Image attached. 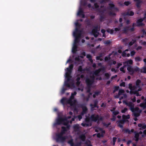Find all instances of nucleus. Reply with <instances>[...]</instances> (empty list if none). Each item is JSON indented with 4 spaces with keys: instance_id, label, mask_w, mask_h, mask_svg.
Listing matches in <instances>:
<instances>
[{
    "instance_id": "nucleus-1",
    "label": "nucleus",
    "mask_w": 146,
    "mask_h": 146,
    "mask_svg": "<svg viewBox=\"0 0 146 146\" xmlns=\"http://www.w3.org/2000/svg\"><path fill=\"white\" fill-rule=\"evenodd\" d=\"M124 63L127 64V70L131 75H133L135 72H139L140 70L139 68L138 67L135 66L133 68L131 65H128V64L130 65L133 64V61L131 59H130L128 60L125 62Z\"/></svg>"
},
{
    "instance_id": "nucleus-2",
    "label": "nucleus",
    "mask_w": 146,
    "mask_h": 146,
    "mask_svg": "<svg viewBox=\"0 0 146 146\" xmlns=\"http://www.w3.org/2000/svg\"><path fill=\"white\" fill-rule=\"evenodd\" d=\"M69 123V121L67 120L66 117L63 118L61 117H59L56 119V122L54 123V125H60L61 124L64 125H67Z\"/></svg>"
},
{
    "instance_id": "nucleus-3",
    "label": "nucleus",
    "mask_w": 146,
    "mask_h": 146,
    "mask_svg": "<svg viewBox=\"0 0 146 146\" xmlns=\"http://www.w3.org/2000/svg\"><path fill=\"white\" fill-rule=\"evenodd\" d=\"M123 103L125 104L130 108V110L132 112H134L135 111L138 112V111H140L139 112H141V110H140L139 108L136 107L135 108H134V105L132 102H127L125 100H123Z\"/></svg>"
},
{
    "instance_id": "nucleus-4",
    "label": "nucleus",
    "mask_w": 146,
    "mask_h": 146,
    "mask_svg": "<svg viewBox=\"0 0 146 146\" xmlns=\"http://www.w3.org/2000/svg\"><path fill=\"white\" fill-rule=\"evenodd\" d=\"M123 103L125 104L130 108V110L132 112H134L135 111L138 112V111H140L139 112H141V110H140L139 108L136 107L135 108H134V105L132 102H127L125 100H123Z\"/></svg>"
},
{
    "instance_id": "nucleus-5",
    "label": "nucleus",
    "mask_w": 146,
    "mask_h": 146,
    "mask_svg": "<svg viewBox=\"0 0 146 146\" xmlns=\"http://www.w3.org/2000/svg\"><path fill=\"white\" fill-rule=\"evenodd\" d=\"M67 138L66 136H63V135L58 133L56 135V141L57 142L64 143Z\"/></svg>"
},
{
    "instance_id": "nucleus-6",
    "label": "nucleus",
    "mask_w": 146,
    "mask_h": 146,
    "mask_svg": "<svg viewBox=\"0 0 146 146\" xmlns=\"http://www.w3.org/2000/svg\"><path fill=\"white\" fill-rule=\"evenodd\" d=\"M90 118L91 121L94 122L97 121L98 123L103 120V117L101 116L100 117L98 114H97L95 116V114H93L91 116Z\"/></svg>"
},
{
    "instance_id": "nucleus-7",
    "label": "nucleus",
    "mask_w": 146,
    "mask_h": 146,
    "mask_svg": "<svg viewBox=\"0 0 146 146\" xmlns=\"http://www.w3.org/2000/svg\"><path fill=\"white\" fill-rule=\"evenodd\" d=\"M72 76L68 72H66V80L64 82V85L67 87L70 88V85L68 83L70 81Z\"/></svg>"
},
{
    "instance_id": "nucleus-8",
    "label": "nucleus",
    "mask_w": 146,
    "mask_h": 146,
    "mask_svg": "<svg viewBox=\"0 0 146 146\" xmlns=\"http://www.w3.org/2000/svg\"><path fill=\"white\" fill-rule=\"evenodd\" d=\"M66 126V127L62 126L61 127L62 130L59 133L63 135L68 130H69L70 129V125L68 124L67 125H64Z\"/></svg>"
},
{
    "instance_id": "nucleus-9",
    "label": "nucleus",
    "mask_w": 146,
    "mask_h": 146,
    "mask_svg": "<svg viewBox=\"0 0 146 146\" xmlns=\"http://www.w3.org/2000/svg\"><path fill=\"white\" fill-rule=\"evenodd\" d=\"M80 107L82 109V111L81 113L82 115H83L84 114H86L88 111V108L86 105L84 104L80 105Z\"/></svg>"
},
{
    "instance_id": "nucleus-10",
    "label": "nucleus",
    "mask_w": 146,
    "mask_h": 146,
    "mask_svg": "<svg viewBox=\"0 0 146 146\" xmlns=\"http://www.w3.org/2000/svg\"><path fill=\"white\" fill-rule=\"evenodd\" d=\"M98 26H97L94 27L92 31V32L95 37H97L99 34V33L98 32Z\"/></svg>"
},
{
    "instance_id": "nucleus-11",
    "label": "nucleus",
    "mask_w": 146,
    "mask_h": 146,
    "mask_svg": "<svg viewBox=\"0 0 146 146\" xmlns=\"http://www.w3.org/2000/svg\"><path fill=\"white\" fill-rule=\"evenodd\" d=\"M80 33L79 35H76L75 33H74L73 36L75 37V39L74 40V44H77L79 41V39L81 36Z\"/></svg>"
},
{
    "instance_id": "nucleus-12",
    "label": "nucleus",
    "mask_w": 146,
    "mask_h": 146,
    "mask_svg": "<svg viewBox=\"0 0 146 146\" xmlns=\"http://www.w3.org/2000/svg\"><path fill=\"white\" fill-rule=\"evenodd\" d=\"M77 15L82 18H84L85 17L84 13L82 8L81 7H80L79 8L78 12L77 13Z\"/></svg>"
},
{
    "instance_id": "nucleus-13",
    "label": "nucleus",
    "mask_w": 146,
    "mask_h": 146,
    "mask_svg": "<svg viewBox=\"0 0 146 146\" xmlns=\"http://www.w3.org/2000/svg\"><path fill=\"white\" fill-rule=\"evenodd\" d=\"M85 82L88 87H91L92 85L94 82L90 80V78H87L85 80Z\"/></svg>"
},
{
    "instance_id": "nucleus-14",
    "label": "nucleus",
    "mask_w": 146,
    "mask_h": 146,
    "mask_svg": "<svg viewBox=\"0 0 146 146\" xmlns=\"http://www.w3.org/2000/svg\"><path fill=\"white\" fill-rule=\"evenodd\" d=\"M144 19L143 18H140L136 22L137 23V26L140 27L143 26L144 24L142 22L143 21Z\"/></svg>"
},
{
    "instance_id": "nucleus-15",
    "label": "nucleus",
    "mask_w": 146,
    "mask_h": 146,
    "mask_svg": "<svg viewBox=\"0 0 146 146\" xmlns=\"http://www.w3.org/2000/svg\"><path fill=\"white\" fill-rule=\"evenodd\" d=\"M104 68L103 67L102 68H100L95 70L94 72V74L96 76H98L99 74L102 70H104Z\"/></svg>"
},
{
    "instance_id": "nucleus-16",
    "label": "nucleus",
    "mask_w": 146,
    "mask_h": 146,
    "mask_svg": "<svg viewBox=\"0 0 146 146\" xmlns=\"http://www.w3.org/2000/svg\"><path fill=\"white\" fill-rule=\"evenodd\" d=\"M123 131L125 133H127L128 134H130L131 132L133 133L134 132V129H131V130H130L129 129H123Z\"/></svg>"
},
{
    "instance_id": "nucleus-17",
    "label": "nucleus",
    "mask_w": 146,
    "mask_h": 146,
    "mask_svg": "<svg viewBox=\"0 0 146 146\" xmlns=\"http://www.w3.org/2000/svg\"><path fill=\"white\" fill-rule=\"evenodd\" d=\"M134 1L136 2L135 5L137 8L140 7L141 4L142 2V1L141 0H134Z\"/></svg>"
},
{
    "instance_id": "nucleus-18",
    "label": "nucleus",
    "mask_w": 146,
    "mask_h": 146,
    "mask_svg": "<svg viewBox=\"0 0 146 146\" xmlns=\"http://www.w3.org/2000/svg\"><path fill=\"white\" fill-rule=\"evenodd\" d=\"M138 127H140V130L145 129L146 128V124H145L144 123H139L138 124Z\"/></svg>"
},
{
    "instance_id": "nucleus-19",
    "label": "nucleus",
    "mask_w": 146,
    "mask_h": 146,
    "mask_svg": "<svg viewBox=\"0 0 146 146\" xmlns=\"http://www.w3.org/2000/svg\"><path fill=\"white\" fill-rule=\"evenodd\" d=\"M142 90L141 88H138V89L136 90H135L133 92L130 91V93L131 94L132 93L135 94H136L137 96H140L139 94V92L141 91Z\"/></svg>"
},
{
    "instance_id": "nucleus-20",
    "label": "nucleus",
    "mask_w": 146,
    "mask_h": 146,
    "mask_svg": "<svg viewBox=\"0 0 146 146\" xmlns=\"http://www.w3.org/2000/svg\"><path fill=\"white\" fill-rule=\"evenodd\" d=\"M141 81L139 79H137L136 81V86L139 88H141L140 86V84L141 83Z\"/></svg>"
},
{
    "instance_id": "nucleus-21",
    "label": "nucleus",
    "mask_w": 146,
    "mask_h": 146,
    "mask_svg": "<svg viewBox=\"0 0 146 146\" xmlns=\"http://www.w3.org/2000/svg\"><path fill=\"white\" fill-rule=\"evenodd\" d=\"M73 68V65L71 64L70 65L69 67L67 68V72L69 73H71L72 72V70Z\"/></svg>"
},
{
    "instance_id": "nucleus-22",
    "label": "nucleus",
    "mask_w": 146,
    "mask_h": 146,
    "mask_svg": "<svg viewBox=\"0 0 146 146\" xmlns=\"http://www.w3.org/2000/svg\"><path fill=\"white\" fill-rule=\"evenodd\" d=\"M105 133V131L104 130H102L101 131V133H98L97 135V136L98 138H100L101 137H103L104 136V134Z\"/></svg>"
},
{
    "instance_id": "nucleus-23",
    "label": "nucleus",
    "mask_w": 146,
    "mask_h": 146,
    "mask_svg": "<svg viewBox=\"0 0 146 146\" xmlns=\"http://www.w3.org/2000/svg\"><path fill=\"white\" fill-rule=\"evenodd\" d=\"M81 31L80 30L79 28L76 27V28L75 31L73 32V34L75 33L76 35H78L80 33V34L81 35Z\"/></svg>"
},
{
    "instance_id": "nucleus-24",
    "label": "nucleus",
    "mask_w": 146,
    "mask_h": 146,
    "mask_svg": "<svg viewBox=\"0 0 146 146\" xmlns=\"http://www.w3.org/2000/svg\"><path fill=\"white\" fill-rule=\"evenodd\" d=\"M79 138L82 141H85L86 139V137L85 134H82L79 136Z\"/></svg>"
},
{
    "instance_id": "nucleus-25",
    "label": "nucleus",
    "mask_w": 146,
    "mask_h": 146,
    "mask_svg": "<svg viewBox=\"0 0 146 146\" xmlns=\"http://www.w3.org/2000/svg\"><path fill=\"white\" fill-rule=\"evenodd\" d=\"M77 46L76 44H74L73 47L72 48V52L74 53H76L77 51Z\"/></svg>"
},
{
    "instance_id": "nucleus-26",
    "label": "nucleus",
    "mask_w": 146,
    "mask_h": 146,
    "mask_svg": "<svg viewBox=\"0 0 146 146\" xmlns=\"http://www.w3.org/2000/svg\"><path fill=\"white\" fill-rule=\"evenodd\" d=\"M86 70L85 69H83L81 66H80L78 68V71L80 72L81 73H83L84 71Z\"/></svg>"
},
{
    "instance_id": "nucleus-27",
    "label": "nucleus",
    "mask_w": 146,
    "mask_h": 146,
    "mask_svg": "<svg viewBox=\"0 0 146 146\" xmlns=\"http://www.w3.org/2000/svg\"><path fill=\"white\" fill-rule=\"evenodd\" d=\"M129 30V27H124L123 30H122V32L123 33L126 34L127 33L128 31Z\"/></svg>"
},
{
    "instance_id": "nucleus-28",
    "label": "nucleus",
    "mask_w": 146,
    "mask_h": 146,
    "mask_svg": "<svg viewBox=\"0 0 146 146\" xmlns=\"http://www.w3.org/2000/svg\"><path fill=\"white\" fill-rule=\"evenodd\" d=\"M81 125L83 127H88L91 126L92 125L91 123H82Z\"/></svg>"
},
{
    "instance_id": "nucleus-29",
    "label": "nucleus",
    "mask_w": 146,
    "mask_h": 146,
    "mask_svg": "<svg viewBox=\"0 0 146 146\" xmlns=\"http://www.w3.org/2000/svg\"><path fill=\"white\" fill-rule=\"evenodd\" d=\"M140 106L143 109L146 108V101L144 103H141L140 105Z\"/></svg>"
},
{
    "instance_id": "nucleus-30",
    "label": "nucleus",
    "mask_w": 146,
    "mask_h": 146,
    "mask_svg": "<svg viewBox=\"0 0 146 146\" xmlns=\"http://www.w3.org/2000/svg\"><path fill=\"white\" fill-rule=\"evenodd\" d=\"M134 15V13L132 11H130V12H127L126 13V15H129L132 16Z\"/></svg>"
},
{
    "instance_id": "nucleus-31",
    "label": "nucleus",
    "mask_w": 146,
    "mask_h": 146,
    "mask_svg": "<svg viewBox=\"0 0 146 146\" xmlns=\"http://www.w3.org/2000/svg\"><path fill=\"white\" fill-rule=\"evenodd\" d=\"M86 24L88 26H90L92 24L91 23V20L89 19H87L86 20Z\"/></svg>"
},
{
    "instance_id": "nucleus-32",
    "label": "nucleus",
    "mask_w": 146,
    "mask_h": 146,
    "mask_svg": "<svg viewBox=\"0 0 146 146\" xmlns=\"http://www.w3.org/2000/svg\"><path fill=\"white\" fill-rule=\"evenodd\" d=\"M138 112L135 111L133 112L134 113V115L135 117H137L140 115V113L141 112H139L140 111Z\"/></svg>"
},
{
    "instance_id": "nucleus-33",
    "label": "nucleus",
    "mask_w": 146,
    "mask_h": 146,
    "mask_svg": "<svg viewBox=\"0 0 146 146\" xmlns=\"http://www.w3.org/2000/svg\"><path fill=\"white\" fill-rule=\"evenodd\" d=\"M98 101L97 100H95L94 101V107H96L97 108H98Z\"/></svg>"
},
{
    "instance_id": "nucleus-34",
    "label": "nucleus",
    "mask_w": 146,
    "mask_h": 146,
    "mask_svg": "<svg viewBox=\"0 0 146 146\" xmlns=\"http://www.w3.org/2000/svg\"><path fill=\"white\" fill-rule=\"evenodd\" d=\"M85 144L87 146H92L91 142L90 140L86 141L85 143Z\"/></svg>"
},
{
    "instance_id": "nucleus-35",
    "label": "nucleus",
    "mask_w": 146,
    "mask_h": 146,
    "mask_svg": "<svg viewBox=\"0 0 146 146\" xmlns=\"http://www.w3.org/2000/svg\"><path fill=\"white\" fill-rule=\"evenodd\" d=\"M107 32L108 33H110L111 34H112L113 33L114 30L112 29H108L106 30Z\"/></svg>"
},
{
    "instance_id": "nucleus-36",
    "label": "nucleus",
    "mask_w": 146,
    "mask_h": 146,
    "mask_svg": "<svg viewBox=\"0 0 146 146\" xmlns=\"http://www.w3.org/2000/svg\"><path fill=\"white\" fill-rule=\"evenodd\" d=\"M74 129L75 131H78L79 129V127L78 125H76L74 126Z\"/></svg>"
},
{
    "instance_id": "nucleus-37",
    "label": "nucleus",
    "mask_w": 146,
    "mask_h": 146,
    "mask_svg": "<svg viewBox=\"0 0 146 146\" xmlns=\"http://www.w3.org/2000/svg\"><path fill=\"white\" fill-rule=\"evenodd\" d=\"M68 143L70 144L71 146L74 145V144L73 142V140L72 139L69 140L68 142Z\"/></svg>"
},
{
    "instance_id": "nucleus-38",
    "label": "nucleus",
    "mask_w": 146,
    "mask_h": 146,
    "mask_svg": "<svg viewBox=\"0 0 146 146\" xmlns=\"http://www.w3.org/2000/svg\"><path fill=\"white\" fill-rule=\"evenodd\" d=\"M66 100V98H63L61 100V103L62 104H63L64 105L65 102Z\"/></svg>"
},
{
    "instance_id": "nucleus-39",
    "label": "nucleus",
    "mask_w": 146,
    "mask_h": 146,
    "mask_svg": "<svg viewBox=\"0 0 146 146\" xmlns=\"http://www.w3.org/2000/svg\"><path fill=\"white\" fill-rule=\"evenodd\" d=\"M77 93L76 91H74L73 93H72L70 96V98L72 99H73L74 96Z\"/></svg>"
},
{
    "instance_id": "nucleus-40",
    "label": "nucleus",
    "mask_w": 146,
    "mask_h": 146,
    "mask_svg": "<svg viewBox=\"0 0 146 146\" xmlns=\"http://www.w3.org/2000/svg\"><path fill=\"white\" fill-rule=\"evenodd\" d=\"M111 54H109L108 57L106 56L104 58V60L105 61H107L108 60H110L111 59V57L110 56H111Z\"/></svg>"
},
{
    "instance_id": "nucleus-41",
    "label": "nucleus",
    "mask_w": 146,
    "mask_h": 146,
    "mask_svg": "<svg viewBox=\"0 0 146 146\" xmlns=\"http://www.w3.org/2000/svg\"><path fill=\"white\" fill-rule=\"evenodd\" d=\"M69 103L70 104V105L71 106H72L73 105V103L75 104L76 103V100H74L73 102L72 100H71L70 99L69 100Z\"/></svg>"
},
{
    "instance_id": "nucleus-42",
    "label": "nucleus",
    "mask_w": 146,
    "mask_h": 146,
    "mask_svg": "<svg viewBox=\"0 0 146 146\" xmlns=\"http://www.w3.org/2000/svg\"><path fill=\"white\" fill-rule=\"evenodd\" d=\"M110 76V74H109L108 73H106L105 74V76L106 77V78L107 79H108L109 78Z\"/></svg>"
},
{
    "instance_id": "nucleus-43",
    "label": "nucleus",
    "mask_w": 146,
    "mask_h": 146,
    "mask_svg": "<svg viewBox=\"0 0 146 146\" xmlns=\"http://www.w3.org/2000/svg\"><path fill=\"white\" fill-rule=\"evenodd\" d=\"M135 60L136 61H140L141 60V59L140 57L138 56L135 57Z\"/></svg>"
},
{
    "instance_id": "nucleus-44",
    "label": "nucleus",
    "mask_w": 146,
    "mask_h": 146,
    "mask_svg": "<svg viewBox=\"0 0 146 146\" xmlns=\"http://www.w3.org/2000/svg\"><path fill=\"white\" fill-rule=\"evenodd\" d=\"M125 120L124 119H121V120H119L118 121V124H124V123H125Z\"/></svg>"
},
{
    "instance_id": "nucleus-45",
    "label": "nucleus",
    "mask_w": 146,
    "mask_h": 146,
    "mask_svg": "<svg viewBox=\"0 0 146 146\" xmlns=\"http://www.w3.org/2000/svg\"><path fill=\"white\" fill-rule=\"evenodd\" d=\"M122 117L124 119H129L130 117L129 115H122Z\"/></svg>"
},
{
    "instance_id": "nucleus-46",
    "label": "nucleus",
    "mask_w": 146,
    "mask_h": 146,
    "mask_svg": "<svg viewBox=\"0 0 146 146\" xmlns=\"http://www.w3.org/2000/svg\"><path fill=\"white\" fill-rule=\"evenodd\" d=\"M119 88V86H115L114 87V89L113 91V92L115 93L116 91L118 90Z\"/></svg>"
},
{
    "instance_id": "nucleus-47",
    "label": "nucleus",
    "mask_w": 146,
    "mask_h": 146,
    "mask_svg": "<svg viewBox=\"0 0 146 146\" xmlns=\"http://www.w3.org/2000/svg\"><path fill=\"white\" fill-rule=\"evenodd\" d=\"M113 116H115L119 114V112L118 111H114L112 112Z\"/></svg>"
},
{
    "instance_id": "nucleus-48",
    "label": "nucleus",
    "mask_w": 146,
    "mask_h": 146,
    "mask_svg": "<svg viewBox=\"0 0 146 146\" xmlns=\"http://www.w3.org/2000/svg\"><path fill=\"white\" fill-rule=\"evenodd\" d=\"M109 5L111 9H113L115 6L112 3H109Z\"/></svg>"
},
{
    "instance_id": "nucleus-49",
    "label": "nucleus",
    "mask_w": 146,
    "mask_h": 146,
    "mask_svg": "<svg viewBox=\"0 0 146 146\" xmlns=\"http://www.w3.org/2000/svg\"><path fill=\"white\" fill-rule=\"evenodd\" d=\"M91 120L90 117H86L85 119V121L88 123H89Z\"/></svg>"
},
{
    "instance_id": "nucleus-50",
    "label": "nucleus",
    "mask_w": 146,
    "mask_h": 146,
    "mask_svg": "<svg viewBox=\"0 0 146 146\" xmlns=\"http://www.w3.org/2000/svg\"><path fill=\"white\" fill-rule=\"evenodd\" d=\"M131 4V2L129 1H125L124 3V4L126 6H128L130 4Z\"/></svg>"
},
{
    "instance_id": "nucleus-51",
    "label": "nucleus",
    "mask_w": 146,
    "mask_h": 146,
    "mask_svg": "<svg viewBox=\"0 0 146 146\" xmlns=\"http://www.w3.org/2000/svg\"><path fill=\"white\" fill-rule=\"evenodd\" d=\"M124 92V90L122 89H120L119 90L118 95H120Z\"/></svg>"
},
{
    "instance_id": "nucleus-52",
    "label": "nucleus",
    "mask_w": 146,
    "mask_h": 146,
    "mask_svg": "<svg viewBox=\"0 0 146 146\" xmlns=\"http://www.w3.org/2000/svg\"><path fill=\"white\" fill-rule=\"evenodd\" d=\"M143 71L141 70L140 72L141 73H146V67H144L143 68Z\"/></svg>"
},
{
    "instance_id": "nucleus-53",
    "label": "nucleus",
    "mask_w": 146,
    "mask_h": 146,
    "mask_svg": "<svg viewBox=\"0 0 146 146\" xmlns=\"http://www.w3.org/2000/svg\"><path fill=\"white\" fill-rule=\"evenodd\" d=\"M104 43L105 44L109 45L110 44L111 42L110 40H107L105 41L104 42Z\"/></svg>"
},
{
    "instance_id": "nucleus-54",
    "label": "nucleus",
    "mask_w": 146,
    "mask_h": 146,
    "mask_svg": "<svg viewBox=\"0 0 146 146\" xmlns=\"http://www.w3.org/2000/svg\"><path fill=\"white\" fill-rule=\"evenodd\" d=\"M82 143L81 141L77 142L75 145V146H81Z\"/></svg>"
},
{
    "instance_id": "nucleus-55",
    "label": "nucleus",
    "mask_w": 146,
    "mask_h": 146,
    "mask_svg": "<svg viewBox=\"0 0 146 146\" xmlns=\"http://www.w3.org/2000/svg\"><path fill=\"white\" fill-rule=\"evenodd\" d=\"M117 139V138L116 137H113V145H114L115 144V143L116 141V139Z\"/></svg>"
},
{
    "instance_id": "nucleus-56",
    "label": "nucleus",
    "mask_w": 146,
    "mask_h": 146,
    "mask_svg": "<svg viewBox=\"0 0 146 146\" xmlns=\"http://www.w3.org/2000/svg\"><path fill=\"white\" fill-rule=\"evenodd\" d=\"M67 90L66 88H65L64 87H63L61 90V93L62 94H63L65 92L66 90Z\"/></svg>"
},
{
    "instance_id": "nucleus-57",
    "label": "nucleus",
    "mask_w": 146,
    "mask_h": 146,
    "mask_svg": "<svg viewBox=\"0 0 146 146\" xmlns=\"http://www.w3.org/2000/svg\"><path fill=\"white\" fill-rule=\"evenodd\" d=\"M86 58L88 59L89 60L90 59L92 58V56L91 55L88 54L86 55Z\"/></svg>"
},
{
    "instance_id": "nucleus-58",
    "label": "nucleus",
    "mask_w": 146,
    "mask_h": 146,
    "mask_svg": "<svg viewBox=\"0 0 146 146\" xmlns=\"http://www.w3.org/2000/svg\"><path fill=\"white\" fill-rule=\"evenodd\" d=\"M127 110V109L126 108H125L121 110V112L122 113H125Z\"/></svg>"
},
{
    "instance_id": "nucleus-59",
    "label": "nucleus",
    "mask_w": 146,
    "mask_h": 146,
    "mask_svg": "<svg viewBox=\"0 0 146 146\" xmlns=\"http://www.w3.org/2000/svg\"><path fill=\"white\" fill-rule=\"evenodd\" d=\"M139 133H136L135 134L134 138H139Z\"/></svg>"
},
{
    "instance_id": "nucleus-60",
    "label": "nucleus",
    "mask_w": 146,
    "mask_h": 146,
    "mask_svg": "<svg viewBox=\"0 0 146 146\" xmlns=\"http://www.w3.org/2000/svg\"><path fill=\"white\" fill-rule=\"evenodd\" d=\"M102 57V56L101 55L99 56H97L96 57V59L98 60H100V61H102V59L100 58L101 57Z\"/></svg>"
},
{
    "instance_id": "nucleus-61",
    "label": "nucleus",
    "mask_w": 146,
    "mask_h": 146,
    "mask_svg": "<svg viewBox=\"0 0 146 146\" xmlns=\"http://www.w3.org/2000/svg\"><path fill=\"white\" fill-rule=\"evenodd\" d=\"M90 80H92L94 82L95 77L94 75H93L92 76H90Z\"/></svg>"
},
{
    "instance_id": "nucleus-62",
    "label": "nucleus",
    "mask_w": 146,
    "mask_h": 146,
    "mask_svg": "<svg viewBox=\"0 0 146 146\" xmlns=\"http://www.w3.org/2000/svg\"><path fill=\"white\" fill-rule=\"evenodd\" d=\"M80 76V75L79 74H78L77 75V78L76 79V81H80V77H79Z\"/></svg>"
},
{
    "instance_id": "nucleus-63",
    "label": "nucleus",
    "mask_w": 146,
    "mask_h": 146,
    "mask_svg": "<svg viewBox=\"0 0 146 146\" xmlns=\"http://www.w3.org/2000/svg\"><path fill=\"white\" fill-rule=\"evenodd\" d=\"M120 86H123L125 87V83L124 82H121L120 84Z\"/></svg>"
},
{
    "instance_id": "nucleus-64",
    "label": "nucleus",
    "mask_w": 146,
    "mask_h": 146,
    "mask_svg": "<svg viewBox=\"0 0 146 146\" xmlns=\"http://www.w3.org/2000/svg\"><path fill=\"white\" fill-rule=\"evenodd\" d=\"M129 88L131 90H132L133 86L130 83L129 84Z\"/></svg>"
}]
</instances>
